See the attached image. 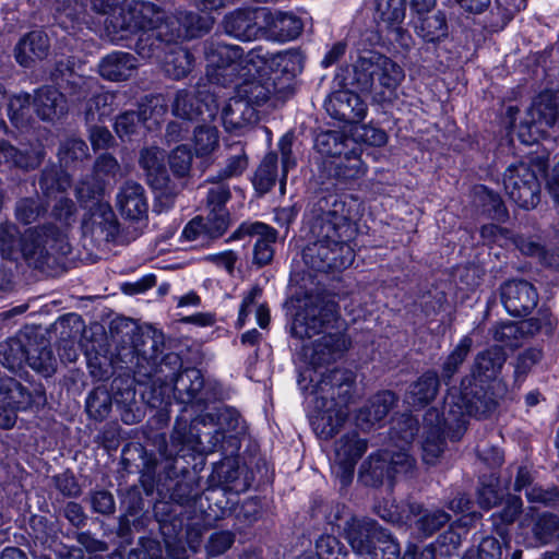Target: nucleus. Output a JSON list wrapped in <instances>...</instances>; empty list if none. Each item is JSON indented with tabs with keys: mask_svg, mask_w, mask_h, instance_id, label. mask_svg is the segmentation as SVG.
<instances>
[{
	"mask_svg": "<svg viewBox=\"0 0 559 559\" xmlns=\"http://www.w3.org/2000/svg\"><path fill=\"white\" fill-rule=\"evenodd\" d=\"M360 478L368 486H378L383 483L385 478L392 479L394 477L388 461V455L384 451L372 453L361 464Z\"/></svg>",
	"mask_w": 559,
	"mask_h": 559,
	"instance_id": "a18cd8bd",
	"label": "nucleus"
},
{
	"mask_svg": "<svg viewBox=\"0 0 559 559\" xmlns=\"http://www.w3.org/2000/svg\"><path fill=\"white\" fill-rule=\"evenodd\" d=\"M115 95L109 92L99 93L93 96L85 110V120L87 124L104 121L114 110L112 105Z\"/></svg>",
	"mask_w": 559,
	"mask_h": 559,
	"instance_id": "603ef678",
	"label": "nucleus"
},
{
	"mask_svg": "<svg viewBox=\"0 0 559 559\" xmlns=\"http://www.w3.org/2000/svg\"><path fill=\"white\" fill-rule=\"evenodd\" d=\"M514 243L522 253L536 257L543 265L547 267L556 266L558 255L555 250L550 251L540 243L522 236H518Z\"/></svg>",
	"mask_w": 559,
	"mask_h": 559,
	"instance_id": "4d7b16f0",
	"label": "nucleus"
},
{
	"mask_svg": "<svg viewBox=\"0 0 559 559\" xmlns=\"http://www.w3.org/2000/svg\"><path fill=\"white\" fill-rule=\"evenodd\" d=\"M500 298L506 310L514 317L530 314L538 302L535 287L524 280H512L500 287Z\"/></svg>",
	"mask_w": 559,
	"mask_h": 559,
	"instance_id": "a211bd4d",
	"label": "nucleus"
},
{
	"mask_svg": "<svg viewBox=\"0 0 559 559\" xmlns=\"http://www.w3.org/2000/svg\"><path fill=\"white\" fill-rule=\"evenodd\" d=\"M33 106L41 120L52 121L67 112L64 96L52 87L39 88L33 99Z\"/></svg>",
	"mask_w": 559,
	"mask_h": 559,
	"instance_id": "4c0bfd02",
	"label": "nucleus"
},
{
	"mask_svg": "<svg viewBox=\"0 0 559 559\" xmlns=\"http://www.w3.org/2000/svg\"><path fill=\"white\" fill-rule=\"evenodd\" d=\"M212 413L201 414L188 423L182 417L175 421L170 443L159 448V454L167 461L186 456L190 452L210 454L215 452L224 441V432L215 428Z\"/></svg>",
	"mask_w": 559,
	"mask_h": 559,
	"instance_id": "0eeeda50",
	"label": "nucleus"
},
{
	"mask_svg": "<svg viewBox=\"0 0 559 559\" xmlns=\"http://www.w3.org/2000/svg\"><path fill=\"white\" fill-rule=\"evenodd\" d=\"M229 155L226 159V165L221 169L215 177L217 180H226L233 177L240 176L248 166V158L243 145L240 142L230 144L228 146Z\"/></svg>",
	"mask_w": 559,
	"mask_h": 559,
	"instance_id": "864d4df0",
	"label": "nucleus"
},
{
	"mask_svg": "<svg viewBox=\"0 0 559 559\" xmlns=\"http://www.w3.org/2000/svg\"><path fill=\"white\" fill-rule=\"evenodd\" d=\"M120 171V164L110 154H102L95 160L93 175L106 185V181L114 179Z\"/></svg>",
	"mask_w": 559,
	"mask_h": 559,
	"instance_id": "774afa93",
	"label": "nucleus"
},
{
	"mask_svg": "<svg viewBox=\"0 0 559 559\" xmlns=\"http://www.w3.org/2000/svg\"><path fill=\"white\" fill-rule=\"evenodd\" d=\"M27 365L44 377H50L57 369V359L47 340L32 336V346L28 347Z\"/></svg>",
	"mask_w": 559,
	"mask_h": 559,
	"instance_id": "79ce46f5",
	"label": "nucleus"
},
{
	"mask_svg": "<svg viewBox=\"0 0 559 559\" xmlns=\"http://www.w3.org/2000/svg\"><path fill=\"white\" fill-rule=\"evenodd\" d=\"M415 33L427 43L440 41L448 36L445 15L441 11L412 15Z\"/></svg>",
	"mask_w": 559,
	"mask_h": 559,
	"instance_id": "f704fd0d",
	"label": "nucleus"
},
{
	"mask_svg": "<svg viewBox=\"0 0 559 559\" xmlns=\"http://www.w3.org/2000/svg\"><path fill=\"white\" fill-rule=\"evenodd\" d=\"M454 430L456 424L447 420L444 412L440 414L437 408H430L424 416L423 460L427 464H435L444 449L445 430Z\"/></svg>",
	"mask_w": 559,
	"mask_h": 559,
	"instance_id": "f3484780",
	"label": "nucleus"
},
{
	"mask_svg": "<svg viewBox=\"0 0 559 559\" xmlns=\"http://www.w3.org/2000/svg\"><path fill=\"white\" fill-rule=\"evenodd\" d=\"M143 345L144 347L139 350L145 359L151 360L154 365L164 359L165 335L162 331L150 328L143 334Z\"/></svg>",
	"mask_w": 559,
	"mask_h": 559,
	"instance_id": "bf43d9fd",
	"label": "nucleus"
},
{
	"mask_svg": "<svg viewBox=\"0 0 559 559\" xmlns=\"http://www.w3.org/2000/svg\"><path fill=\"white\" fill-rule=\"evenodd\" d=\"M337 306L332 300L309 296L296 313L292 323V335L299 340L312 338L325 333L311 347H304L305 357L314 369L340 359L347 349L345 336L338 332L328 333L337 319Z\"/></svg>",
	"mask_w": 559,
	"mask_h": 559,
	"instance_id": "7ed1b4c3",
	"label": "nucleus"
},
{
	"mask_svg": "<svg viewBox=\"0 0 559 559\" xmlns=\"http://www.w3.org/2000/svg\"><path fill=\"white\" fill-rule=\"evenodd\" d=\"M31 95L27 93L13 96L8 105L10 120L16 127H23L27 123L31 109Z\"/></svg>",
	"mask_w": 559,
	"mask_h": 559,
	"instance_id": "69168bd1",
	"label": "nucleus"
},
{
	"mask_svg": "<svg viewBox=\"0 0 559 559\" xmlns=\"http://www.w3.org/2000/svg\"><path fill=\"white\" fill-rule=\"evenodd\" d=\"M152 108L146 104H141L139 111H126L119 115L115 121V131L122 141H130L138 134L141 124L151 118Z\"/></svg>",
	"mask_w": 559,
	"mask_h": 559,
	"instance_id": "49530a36",
	"label": "nucleus"
},
{
	"mask_svg": "<svg viewBox=\"0 0 559 559\" xmlns=\"http://www.w3.org/2000/svg\"><path fill=\"white\" fill-rule=\"evenodd\" d=\"M319 214L312 219L314 238L305 249V263L314 271H341L352 265L355 251L350 246L355 228L350 223L345 203L335 195L317 203Z\"/></svg>",
	"mask_w": 559,
	"mask_h": 559,
	"instance_id": "f257e3e1",
	"label": "nucleus"
},
{
	"mask_svg": "<svg viewBox=\"0 0 559 559\" xmlns=\"http://www.w3.org/2000/svg\"><path fill=\"white\" fill-rule=\"evenodd\" d=\"M47 212V205L38 197L22 198L16 201L14 215L17 222L29 225L38 221Z\"/></svg>",
	"mask_w": 559,
	"mask_h": 559,
	"instance_id": "3c124183",
	"label": "nucleus"
},
{
	"mask_svg": "<svg viewBox=\"0 0 559 559\" xmlns=\"http://www.w3.org/2000/svg\"><path fill=\"white\" fill-rule=\"evenodd\" d=\"M396 403L391 391H383L372 396L355 415V425L362 431H370L380 425Z\"/></svg>",
	"mask_w": 559,
	"mask_h": 559,
	"instance_id": "a878e982",
	"label": "nucleus"
},
{
	"mask_svg": "<svg viewBox=\"0 0 559 559\" xmlns=\"http://www.w3.org/2000/svg\"><path fill=\"white\" fill-rule=\"evenodd\" d=\"M139 165L145 173L147 183L160 195L173 198L179 193L181 187L170 179L166 169L164 150L158 146L143 147L139 153Z\"/></svg>",
	"mask_w": 559,
	"mask_h": 559,
	"instance_id": "2eb2a0df",
	"label": "nucleus"
},
{
	"mask_svg": "<svg viewBox=\"0 0 559 559\" xmlns=\"http://www.w3.org/2000/svg\"><path fill=\"white\" fill-rule=\"evenodd\" d=\"M405 0H374V21L380 37L394 49L408 50L412 35L403 27Z\"/></svg>",
	"mask_w": 559,
	"mask_h": 559,
	"instance_id": "9b49d317",
	"label": "nucleus"
},
{
	"mask_svg": "<svg viewBox=\"0 0 559 559\" xmlns=\"http://www.w3.org/2000/svg\"><path fill=\"white\" fill-rule=\"evenodd\" d=\"M22 234L11 222L0 224V254L2 259L17 262L21 259L20 239Z\"/></svg>",
	"mask_w": 559,
	"mask_h": 559,
	"instance_id": "09e8293b",
	"label": "nucleus"
},
{
	"mask_svg": "<svg viewBox=\"0 0 559 559\" xmlns=\"http://www.w3.org/2000/svg\"><path fill=\"white\" fill-rule=\"evenodd\" d=\"M204 235L209 238H218L225 234L229 226V213L227 210H209L205 217L202 216Z\"/></svg>",
	"mask_w": 559,
	"mask_h": 559,
	"instance_id": "680f3d73",
	"label": "nucleus"
},
{
	"mask_svg": "<svg viewBox=\"0 0 559 559\" xmlns=\"http://www.w3.org/2000/svg\"><path fill=\"white\" fill-rule=\"evenodd\" d=\"M490 389L474 378H463L460 386L448 390L442 411L448 421L456 424L457 432L468 417L485 418L496 411L498 397Z\"/></svg>",
	"mask_w": 559,
	"mask_h": 559,
	"instance_id": "6e6552de",
	"label": "nucleus"
},
{
	"mask_svg": "<svg viewBox=\"0 0 559 559\" xmlns=\"http://www.w3.org/2000/svg\"><path fill=\"white\" fill-rule=\"evenodd\" d=\"M58 156L60 162L68 166L75 160L86 158L88 156V146L81 139L70 138L60 144Z\"/></svg>",
	"mask_w": 559,
	"mask_h": 559,
	"instance_id": "e2e57ef3",
	"label": "nucleus"
},
{
	"mask_svg": "<svg viewBox=\"0 0 559 559\" xmlns=\"http://www.w3.org/2000/svg\"><path fill=\"white\" fill-rule=\"evenodd\" d=\"M243 234L258 237L253 248V263L258 266L269 264L274 257L273 245L276 242L277 231L263 223L242 224L231 238L238 239Z\"/></svg>",
	"mask_w": 559,
	"mask_h": 559,
	"instance_id": "393cba45",
	"label": "nucleus"
},
{
	"mask_svg": "<svg viewBox=\"0 0 559 559\" xmlns=\"http://www.w3.org/2000/svg\"><path fill=\"white\" fill-rule=\"evenodd\" d=\"M558 97L552 92L540 93L534 100L528 110L531 118L530 129L535 128L536 131H544L546 127H554L558 118Z\"/></svg>",
	"mask_w": 559,
	"mask_h": 559,
	"instance_id": "473e14b6",
	"label": "nucleus"
},
{
	"mask_svg": "<svg viewBox=\"0 0 559 559\" xmlns=\"http://www.w3.org/2000/svg\"><path fill=\"white\" fill-rule=\"evenodd\" d=\"M136 68V58L124 51H112L103 57L98 63V72L100 76L112 82L130 79Z\"/></svg>",
	"mask_w": 559,
	"mask_h": 559,
	"instance_id": "c85d7f7f",
	"label": "nucleus"
},
{
	"mask_svg": "<svg viewBox=\"0 0 559 559\" xmlns=\"http://www.w3.org/2000/svg\"><path fill=\"white\" fill-rule=\"evenodd\" d=\"M326 112L345 123H358L367 115V105L358 94L348 88L335 91L326 98Z\"/></svg>",
	"mask_w": 559,
	"mask_h": 559,
	"instance_id": "6ab92c4d",
	"label": "nucleus"
},
{
	"mask_svg": "<svg viewBox=\"0 0 559 559\" xmlns=\"http://www.w3.org/2000/svg\"><path fill=\"white\" fill-rule=\"evenodd\" d=\"M38 183L43 193L50 197L57 192L66 191L70 187L71 180L66 171L51 166L41 171Z\"/></svg>",
	"mask_w": 559,
	"mask_h": 559,
	"instance_id": "6e6d98bb",
	"label": "nucleus"
},
{
	"mask_svg": "<svg viewBox=\"0 0 559 559\" xmlns=\"http://www.w3.org/2000/svg\"><path fill=\"white\" fill-rule=\"evenodd\" d=\"M86 412L95 420H104L111 411V396L104 388H96L86 399Z\"/></svg>",
	"mask_w": 559,
	"mask_h": 559,
	"instance_id": "13d9d810",
	"label": "nucleus"
},
{
	"mask_svg": "<svg viewBox=\"0 0 559 559\" xmlns=\"http://www.w3.org/2000/svg\"><path fill=\"white\" fill-rule=\"evenodd\" d=\"M45 156L44 150L32 148L21 151L5 140H0V164L23 170L37 168Z\"/></svg>",
	"mask_w": 559,
	"mask_h": 559,
	"instance_id": "e433bc0d",
	"label": "nucleus"
},
{
	"mask_svg": "<svg viewBox=\"0 0 559 559\" xmlns=\"http://www.w3.org/2000/svg\"><path fill=\"white\" fill-rule=\"evenodd\" d=\"M270 19L267 8L237 9L225 15L222 25L224 32L242 41L257 39L264 31V21Z\"/></svg>",
	"mask_w": 559,
	"mask_h": 559,
	"instance_id": "4468645a",
	"label": "nucleus"
},
{
	"mask_svg": "<svg viewBox=\"0 0 559 559\" xmlns=\"http://www.w3.org/2000/svg\"><path fill=\"white\" fill-rule=\"evenodd\" d=\"M506 353L501 347L493 346L478 353L474 359L471 374L465 378H474L475 381L490 382L497 379L504 362Z\"/></svg>",
	"mask_w": 559,
	"mask_h": 559,
	"instance_id": "c756f323",
	"label": "nucleus"
},
{
	"mask_svg": "<svg viewBox=\"0 0 559 559\" xmlns=\"http://www.w3.org/2000/svg\"><path fill=\"white\" fill-rule=\"evenodd\" d=\"M366 556L371 559H402L399 543L384 528L372 546L371 551Z\"/></svg>",
	"mask_w": 559,
	"mask_h": 559,
	"instance_id": "052dcab7",
	"label": "nucleus"
},
{
	"mask_svg": "<svg viewBox=\"0 0 559 559\" xmlns=\"http://www.w3.org/2000/svg\"><path fill=\"white\" fill-rule=\"evenodd\" d=\"M476 199L483 211L492 219L504 222L508 218V211L500 195L485 186L475 190Z\"/></svg>",
	"mask_w": 559,
	"mask_h": 559,
	"instance_id": "8fccbe9b",
	"label": "nucleus"
},
{
	"mask_svg": "<svg viewBox=\"0 0 559 559\" xmlns=\"http://www.w3.org/2000/svg\"><path fill=\"white\" fill-rule=\"evenodd\" d=\"M367 448V440L355 431L343 435L335 442L333 471L343 487L352 481L355 466Z\"/></svg>",
	"mask_w": 559,
	"mask_h": 559,
	"instance_id": "dca6fc26",
	"label": "nucleus"
},
{
	"mask_svg": "<svg viewBox=\"0 0 559 559\" xmlns=\"http://www.w3.org/2000/svg\"><path fill=\"white\" fill-rule=\"evenodd\" d=\"M317 559H344L346 550L333 535L323 534L316 542Z\"/></svg>",
	"mask_w": 559,
	"mask_h": 559,
	"instance_id": "338daca9",
	"label": "nucleus"
},
{
	"mask_svg": "<svg viewBox=\"0 0 559 559\" xmlns=\"http://www.w3.org/2000/svg\"><path fill=\"white\" fill-rule=\"evenodd\" d=\"M301 20L294 14L270 11V19L264 21V31L269 37L277 41H289L296 39L302 32Z\"/></svg>",
	"mask_w": 559,
	"mask_h": 559,
	"instance_id": "c9c22d12",
	"label": "nucleus"
},
{
	"mask_svg": "<svg viewBox=\"0 0 559 559\" xmlns=\"http://www.w3.org/2000/svg\"><path fill=\"white\" fill-rule=\"evenodd\" d=\"M319 170L326 178L338 181L355 180L362 177L366 166L361 160V146L349 148L345 154L334 159H324L319 163Z\"/></svg>",
	"mask_w": 559,
	"mask_h": 559,
	"instance_id": "412c9836",
	"label": "nucleus"
},
{
	"mask_svg": "<svg viewBox=\"0 0 559 559\" xmlns=\"http://www.w3.org/2000/svg\"><path fill=\"white\" fill-rule=\"evenodd\" d=\"M255 74L237 76L236 80L242 79L243 81L237 86L235 94L251 107H255V111L259 112L260 108L271 104L277 90L273 79L255 78Z\"/></svg>",
	"mask_w": 559,
	"mask_h": 559,
	"instance_id": "5701e85b",
	"label": "nucleus"
},
{
	"mask_svg": "<svg viewBox=\"0 0 559 559\" xmlns=\"http://www.w3.org/2000/svg\"><path fill=\"white\" fill-rule=\"evenodd\" d=\"M473 346V340L469 335L463 336L457 345L444 359L441 366V379L448 383L453 376L459 371L460 367L465 361Z\"/></svg>",
	"mask_w": 559,
	"mask_h": 559,
	"instance_id": "de8ad7c7",
	"label": "nucleus"
},
{
	"mask_svg": "<svg viewBox=\"0 0 559 559\" xmlns=\"http://www.w3.org/2000/svg\"><path fill=\"white\" fill-rule=\"evenodd\" d=\"M32 346V335L20 333L10 337L0 352L1 364L13 373L20 372L28 362V347Z\"/></svg>",
	"mask_w": 559,
	"mask_h": 559,
	"instance_id": "72a5a7b5",
	"label": "nucleus"
},
{
	"mask_svg": "<svg viewBox=\"0 0 559 559\" xmlns=\"http://www.w3.org/2000/svg\"><path fill=\"white\" fill-rule=\"evenodd\" d=\"M225 129L230 132L241 131L259 121V112L235 94L222 110Z\"/></svg>",
	"mask_w": 559,
	"mask_h": 559,
	"instance_id": "cd10ccee",
	"label": "nucleus"
},
{
	"mask_svg": "<svg viewBox=\"0 0 559 559\" xmlns=\"http://www.w3.org/2000/svg\"><path fill=\"white\" fill-rule=\"evenodd\" d=\"M277 146L281 154V176H278L277 171V154L271 152L264 156L253 177V186L255 190L262 194L269 192L274 187L277 179L280 180L281 190L283 191L288 171L296 166V158L292 150L293 135L285 134L282 136Z\"/></svg>",
	"mask_w": 559,
	"mask_h": 559,
	"instance_id": "f8f14e48",
	"label": "nucleus"
},
{
	"mask_svg": "<svg viewBox=\"0 0 559 559\" xmlns=\"http://www.w3.org/2000/svg\"><path fill=\"white\" fill-rule=\"evenodd\" d=\"M204 53L209 81L222 86L234 83L239 75L259 73L264 66L288 78L296 76L302 70V56L297 50L271 55L264 53L262 47H257L245 52L238 45L211 40L205 44Z\"/></svg>",
	"mask_w": 559,
	"mask_h": 559,
	"instance_id": "f03ea898",
	"label": "nucleus"
},
{
	"mask_svg": "<svg viewBox=\"0 0 559 559\" xmlns=\"http://www.w3.org/2000/svg\"><path fill=\"white\" fill-rule=\"evenodd\" d=\"M174 390L177 399L183 404L202 406L212 399L201 371L195 368L180 372L175 380Z\"/></svg>",
	"mask_w": 559,
	"mask_h": 559,
	"instance_id": "b1692460",
	"label": "nucleus"
},
{
	"mask_svg": "<svg viewBox=\"0 0 559 559\" xmlns=\"http://www.w3.org/2000/svg\"><path fill=\"white\" fill-rule=\"evenodd\" d=\"M49 38L43 31H33L20 39L15 47V59L22 67H31L36 60L48 56Z\"/></svg>",
	"mask_w": 559,
	"mask_h": 559,
	"instance_id": "7c9ffc66",
	"label": "nucleus"
},
{
	"mask_svg": "<svg viewBox=\"0 0 559 559\" xmlns=\"http://www.w3.org/2000/svg\"><path fill=\"white\" fill-rule=\"evenodd\" d=\"M169 167L178 178L189 175L192 165V153L186 144L175 147L168 156Z\"/></svg>",
	"mask_w": 559,
	"mask_h": 559,
	"instance_id": "0e129e2a",
	"label": "nucleus"
},
{
	"mask_svg": "<svg viewBox=\"0 0 559 559\" xmlns=\"http://www.w3.org/2000/svg\"><path fill=\"white\" fill-rule=\"evenodd\" d=\"M538 326L533 321L520 322H503L498 324L493 330L495 341L504 346L515 348L523 344V342L535 331Z\"/></svg>",
	"mask_w": 559,
	"mask_h": 559,
	"instance_id": "37998d69",
	"label": "nucleus"
},
{
	"mask_svg": "<svg viewBox=\"0 0 559 559\" xmlns=\"http://www.w3.org/2000/svg\"><path fill=\"white\" fill-rule=\"evenodd\" d=\"M105 183L94 176L82 179L75 187V195L88 209L93 230L104 235L107 241L114 240L119 231V223L110 204L104 200Z\"/></svg>",
	"mask_w": 559,
	"mask_h": 559,
	"instance_id": "9d476101",
	"label": "nucleus"
},
{
	"mask_svg": "<svg viewBox=\"0 0 559 559\" xmlns=\"http://www.w3.org/2000/svg\"><path fill=\"white\" fill-rule=\"evenodd\" d=\"M508 197L523 209H533L539 202V182L535 170L526 163L510 165L503 174Z\"/></svg>",
	"mask_w": 559,
	"mask_h": 559,
	"instance_id": "ddd939ff",
	"label": "nucleus"
},
{
	"mask_svg": "<svg viewBox=\"0 0 559 559\" xmlns=\"http://www.w3.org/2000/svg\"><path fill=\"white\" fill-rule=\"evenodd\" d=\"M177 21L173 17L164 19L163 12L152 2L132 0L121 10L119 16L110 20L112 33H140L135 43V51L142 58L157 60L171 41L181 37Z\"/></svg>",
	"mask_w": 559,
	"mask_h": 559,
	"instance_id": "20e7f679",
	"label": "nucleus"
},
{
	"mask_svg": "<svg viewBox=\"0 0 559 559\" xmlns=\"http://www.w3.org/2000/svg\"><path fill=\"white\" fill-rule=\"evenodd\" d=\"M405 78L403 68L388 56L374 50L359 52L352 63V74L343 85L372 93L378 104L392 103Z\"/></svg>",
	"mask_w": 559,
	"mask_h": 559,
	"instance_id": "423d86ee",
	"label": "nucleus"
},
{
	"mask_svg": "<svg viewBox=\"0 0 559 559\" xmlns=\"http://www.w3.org/2000/svg\"><path fill=\"white\" fill-rule=\"evenodd\" d=\"M117 206L121 215L129 219L141 221L145 218L148 203L143 186L133 180L126 181L117 194Z\"/></svg>",
	"mask_w": 559,
	"mask_h": 559,
	"instance_id": "bb28decb",
	"label": "nucleus"
},
{
	"mask_svg": "<svg viewBox=\"0 0 559 559\" xmlns=\"http://www.w3.org/2000/svg\"><path fill=\"white\" fill-rule=\"evenodd\" d=\"M0 394L3 395V403L19 411H25L38 400H44L41 390L34 393L28 391L12 377L0 376Z\"/></svg>",
	"mask_w": 559,
	"mask_h": 559,
	"instance_id": "2f4dec72",
	"label": "nucleus"
},
{
	"mask_svg": "<svg viewBox=\"0 0 559 559\" xmlns=\"http://www.w3.org/2000/svg\"><path fill=\"white\" fill-rule=\"evenodd\" d=\"M407 508L409 514L417 518L415 526L425 537L431 536L450 521V515L443 510H423L418 503H409Z\"/></svg>",
	"mask_w": 559,
	"mask_h": 559,
	"instance_id": "c03bdc74",
	"label": "nucleus"
},
{
	"mask_svg": "<svg viewBox=\"0 0 559 559\" xmlns=\"http://www.w3.org/2000/svg\"><path fill=\"white\" fill-rule=\"evenodd\" d=\"M355 373L347 369H333L320 374L311 390L314 411L312 426L322 439H331L344 426L348 417L347 406L353 400Z\"/></svg>",
	"mask_w": 559,
	"mask_h": 559,
	"instance_id": "39448f33",
	"label": "nucleus"
},
{
	"mask_svg": "<svg viewBox=\"0 0 559 559\" xmlns=\"http://www.w3.org/2000/svg\"><path fill=\"white\" fill-rule=\"evenodd\" d=\"M440 379L436 371L429 370L413 382L405 401L413 407L421 408L435 400L439 392Z\"/></svg>",
	"mask_w": 559,
	"mask_h": 559,
	"instance_id": "a19ab883",
	"label": "nucleus"
},
{
	"mask_svg": "<svg viewBox=\"0 0 559 559\" xmlns=\"http://www.w3.org/2000/svg\"><path fill=\"white\" fill-rule=\"evenodd\" d=\"M21 259L27 265L43 270L57 262L59 257L70 252V245L63 233L51 224L29 227L20 239Z\"/></svg>",
	"mask_w": 559,
	"mask_h": 559,
	"instance_id": "1a4fd4ad",
	"label": "nucleus"
},
{
	"mask_svg": "<svg viewBox=\"0 0 559 559\" xmlns=\"http://www.w3.org/2000/svg\"><path fill=\"white\" fill-rule=\"evenodd\" d=\"M383 528L369 518L350 516L344 525V535L352 549L358 555L371 551Z\"/></svg>",
	"mask_w": 559,
	"mask_h": 559,
	"instance_id": "4be33fe9",
	"label": "nucleus"
},
{
	"mask_svg": "<svg viewBox=\"0 0 559 559\" xmlns=\"http://www.w3.org/2000/svg\"><path fill=\"white\" fill-rule=\"evenodd\" d=\"M357 142L337 130L320 132L314 140V147L321 155L322 160L334 159L345 154L349 148L357 147Z\"/></svg>",
	"mask_w": 559,
	"mask_h": 559,
	"instance_id": "ea45409f",
	"label": "nucleus"
},
{
	"mask_svg": "<svg viewBox=\"0 0 559 559\" xmlns=\"http://www.w3.org/2000/svg\"><path fill=\"white\" fill-rule=\"evenodd\" d=\"M216 104L207 91H198V95L187 90L176 93L173 103V114L185 120L211 118L216 111Z\"/></svg>",
	"mask_w": 559,
	"mask_h": 559,
	"instance_id": "aec40b11",
	"label": "nucleus"
},
{
	"mask_svg": "<svg viewBox=\"0 0 559 559\" xmlns=\"http://www.w3.org/2000/svg\"><path fill=\"white\" fill-rule=\"evenodd\" d=\"M193 145L198 157L211 155L219 145V132L213 126H198L193 132Z\"/></svg>",
	"mask_w": 559,
	"mask_h": 559,
	"instance_id": "5fc2aeb1",
	"label": "nucleus"
},
{
	"mask_svg": "<svg viewBox=\"0 0 559 559\" xmlns=\"http://www.w3.org/2000/svg\"><path fill=\"white\" fill-rule=\"evenodd\" d=\"M163 62L165 73L174 79L180 80L187 76L194 63V58L189 50L178 45L177 40L167 46L166 51L159 59Z\"/></svg>",
	"mask_w": 559,
	"mask_h": 559,
	"instance_id": "58836bf2",
	"label": "nucleus"
}]
</instances>
